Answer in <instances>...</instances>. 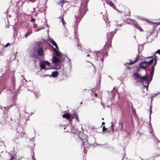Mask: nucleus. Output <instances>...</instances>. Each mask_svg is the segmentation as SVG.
I'll return each instance as SVG.
<instances>
[{
  "instance_id": "1",
  "label": "nucleus",
  "mask_w": 160,
  "mask_h": 160,
  "mask_svg": "<svg viewBox=\"0 0 160 160\" xmlns=\"http://www.w3.org/2000/svg\"><path fill=\"white\" fill-rule=\"evenodd\" d=\"M87 11V7L86 6H81L79 9V13L78 15L76 14L75 15L76 19L75 23L74 25V33L75 38H77L78 42L79 39L77 37L78 35V26L80 21L86 14Z\"/></svg>"
},
{
  "instance_id": "2",
  "label": "nucleus",
  "mask_w": 160,
  "mask_h": 160,
  "mask_svg": "<svg viewBox=\"0 0 160 160\" xmlns=\"http://www.w3.org/2000/svg\"><path fill=\"white\" fill-rule=\"evenodd\" d=\"M146 73L142 77H140V74L138 72H135L132 75L133 77L135 80L140 79V82H142L144 85L143 88L144 87L146 89L147 91H148V86L152 79H150L151 77L149 74L148 75L147 73V71H146Z\"/></svg>"
},
{
  "instance_id": "3",
  "label": "nucleus",
  "mask_w": 160,
  "mask_h": 160,
  "mask_svg": "<svg viewBox=\"0 0 160 160\" xmlns=\"http://www.w3.org/2000/svg\"><path fill=\"white\" fill-rule=\"evenodd\" d=\"M105 48L102 49L101 51H99L97 52L95 57L96 62L98 64V66L99 67V69L101 70L102 69L103 66V61L104 60V57H107L108 55V53L106 48L108 49V47L105 46ZM95 57H96L95 56Z\"/></svg>"
},
{
  "instance_id": "4",
  "label": "nucleus",
  "mask_w": 160,
  "mask_h": 160,
  "mask_svg": "<svg viewBox=\"0 0 160 160\" xmlns=\"http://www.w3.org/2000/svg\"><path fill=\"white\" fill-rule=\"evenodd\" d=\"M12 85L11 86V87L10 88H9V89L10 91H11L14 94V95L13 96V103H12L8 107H7V108H10L11 107L14 106V105H16V100L17 99V96L18 95V92L19 91L20 88H18L15 90V77L13 76V77L12 78Z\"/></svg>"
},
{
  "instance_id": "5",
  "label": "nucleus",
  "mask_w": 160,
  "mask_h": 160,
  "mask_svg": "<svg viewBox=\"0 0 160 160\" xmlns=\"http://www.w3.org/2000/svg\"><path fill=\"white\" fill-rule=\"evenodd\" d=\"M79 138L82 141V145L84 149L88 148L90 147L91 145L88 142V137L86 134L82 132L80 133Z\"/></svg>"
},
{
  "instance_id": "6",
  "label": "nucleus",
  "mask_w": 160,
  "mask_h": 160,
  "mask_svg": "<svg viewBox=\"0 0 160 160\" xmlns=\"http://www.w3.org/2000/svg\"><path fill=\"white\" fill-rule=\"evenodd\" d=\"M118 30V28H117L115 29L114 31L113 32H111L110 33H107V41L106 43L105 46L108 47V48H109L111 46V42L112 38L114 34L116 33Z\"/></svg>"
},
{
  "instance_id": "7",
  "label": "nucleus",
  "mask_w": 160,
  "mask_h": 160,
  "mask_svg": "<svg viewBox=\"0 0 160 160\" xmlns=\"http://www.w3.org/2000/svg\"><path fill=\"white\" fill-rule=\"evenodd\" d=\"M49 41L51 42L52 44L54 46L56 47V49H55L52 46V47L53 48V51H54L55 53H56V56L62 57V53L60 51H59L58 45L56 42L52 38L49 39Z\"/></svg>"
},
{
  "instance_id": "8",
  "label": "nucleus",
  "mask_w": 160,
  "mask_h": 160,
  "mask_svg": "<svg viewBox=\"0 0 160 160\" xmlns=\"http://www.w3.org/2000/svg\"><path fill=\"white\" fill-rule=\"evenodd\" d=\"M46 65H48L49 66H51L50 65V63L48 61H40V66L41 70L43 69H45L46 70L53 69H55V68L53 67H51L50 68H47L46 67Z\"/></svg>"
},
{
  "instance_id": "9",
  "label": "nucleus",
  "mask_w": 160,
  "mask_h": 160,
  "mask_svg": "<svg viewBox=\"0 0 160 160\" xmlns=\"http://www.w3.org/2000/svg\"><path fill=\"white\" fill-rule=\"evenodd\" d=\"M23 131V128L21 126H18L17 128V135L18 134V136H19L21 138H22L24 137V134L23 132H22Z\"/></svg>"
},
{
  "instance_id": "10",
  "label": "nucleus",
  "mask_w": 160,
  "mask_h": 160,
  "mask_svg": "<svg viewBox=\"0 0 160 160\" xmlns=\"http://www.w3.org/2000/svg\"><path fill=\"white\" fill-rule=\"evenodd\" d=\"M58 72L57 71H56L52 72L51 75L47 74L45 75H41V77H45L46 76H50L53 78H56L58 76Z\"/></svg>"
},
{
  "instance_id": "11",
  "label": "nucleus",
  "mask_w": 160,
  "mask_h": 160,
  "mask_svg": "<svg viewBox=\"0 0 160 160\" xmlns=\"http://www.w3.org/2000/svg\"><path fill=\"white\" fill-rule=\"evenodd\" d=\"M154 64L152 65L151 67V70L150 72L149 73V76H150L151 78H150V79L151 80V79H152V77L153 75V74L154 73V71L155 69L154 67L155 66V65L157 63V60H154Z\"/></svg>"
},
{
  "instance_id": "12",
  "label": "nucleus",
  "mask_w": 160,
  "mask_h": 160,
  "mask_svg": "<svg viewBox=\"0 0 160 160\" xmlns=\"http://www.w3.org/2000/svg\"><path fill=\"white\" fill-rule=\"evenodd\" d=\"M53 61L52 62L53 63H55V64H57L58 63H60L62 61H64V59L62 60H60V59L56 56H53L52 58Z\"/></svg>"
},
{
  "instance_id": "13",
  "label": "nucleus",
  "mask_w": 160,
  "mask_h": 160,
  "mask_svg": "<svg viewBox=\"0 0 160 160\" xmlns=\"http://www.w3.org/2000/svg\"><path fill=\"white\" fill-rule=\"evenodd\" d=\"M43 48L41 47L38 49L37 51V55L40 56H43L44 55Z\"/></svg>"
},
{
  "instance_id": "14",
  "label": "nucleus",
  "mask_w": 160,
  "mask_h": 160,
  "mask_svg": "<svg viewBox=\"0 0 160 160\" xmlns=\"http://www.w3.org/2000/svg\"><path fill=\"white\" fill-rule=\"evenodd\" d=\"M62 117L63 118H66L68 120L69 122H72V120L71 119V115L69 113H65L62 115Z\"/></svg>"
},
{
  "instance_id": "15",
  "label": "nucleus",
  "mask_w": 160,
  "mask_h": 160,
  "mask_svg": "<svg viewBox=\"0 0 160 160\" xmlns=\"http://www.w3.org/2000/svg\"><path fill=\"white\" fill-rule=\"evenodd\" d=\"M71 117L72 119L75 118L77 122H80V120L78 116V114L76 112H75L71 115Z\"/></svg>"
},
{
  "instance_id": "16",
  "label": "nucleus",
  "mask_w": 160,
  "mask_h": 160,
  "mask_svg": "<svg viewBox=\"0 0 160 160\" xmlns=\"http://www.w3.org/2000/svg\"><path fill=\"white\" fill-rule=\"evenodd\" d=\"M148 65L147 61H142L139 64L140 67L143 69H145Z\"/></svg>"
},
{
  "instance_id": "17",
  "label": "nucleus",
  "mask_w": 160,
  "mask_h": 160,
  "mask_svg": "<svg viewBox=\"0 0 160 160\" xmlns=\"http://www.w3.org/2000/svg\"><path fill=\"white\" fill-rule=\"evenodd\" d=\"M139 53H138V56L136 57L135 58V60L133 61L132 62V61L130 60H129V62H126L125 64H131L132 65L134 63H135V62H136L139 59Z\"/></svg>"
},
{
  "instance_id": "18",
  "label": "nucleus",
  "mask_w": 160,
  "mask_h": 160,
  "mask_svg": "<svg viewBox=\"0 0 160 160\" xmlns=\"http://www.w3.org/2000/svg\"><path fill=\"white\" fill-rule=\"evenodd\" d=\"M24 109V111L22 112V113H24V117L26 118H28L29 117L31 116V115H29L27 112L25 111L26 108L25 107H23Z\"/></svg>"
},
{
  "instance_id": "19",
  "label": "nucleus",
  "mask_w": 160,
  "mask_h": 160,
  "mask_svg": "<svg viewBox=\"0 0 160 160\" xmlns=\"http://www.w3.org/2000/svg\"><path fill=\"white\" fill-rule=\"evenodd\" d=\"M134 68H135L134 69V72H138L140 71V68H141L140 67V66H138V65H136L135 66Z\"/></svg>"
},
{
  "instance_id": "20",
  "label": "nucleus",
  "mask_w": 160,
  "mask_h": 160,
  "mask_svg": "<svg viewBox=\"0 0 160 160\" xmlns=\"http://www.w3.org/2000/svg\"><path fill=\"white\" fill-rule=\"evenodd\" d=\"M131 21L132 22H131V25L134 26L135 27H136V25L137 24V22L133 19H131Z\"/></svg>"
},
{
  "instance_id": "21",
  "label": "nucleus",
  "mask_w": 160,
  "mask_h": 160,
  "mask_svg": "<svg viewBox=\"0 0 160 160\" xmlns=\"http://www.w3.org/2000/svg\"><path fill=\"white\" fill-rule=\"evenodd\" d=\"M32 33V30H28V32H27L26 34H25V37L26 38L28 37V36L30 35Z\"/></svg>"
},
{
  "instance_id": "22",
  "label": "nucleus",
  "mask_w": 160,
  "mask_h": 160,
  "mask_svg": "<svg viewBox=\"0 0 160 160\" xmlns=\"http://www.w3.org/2000/svg\"><path fill=\"white\" fill-rule=\"evenodd\" d=\"M66 0L64 1V0H60L58 2V4L62 5V6L63 4L66 2Z\"/></svg>"
},
{
  "instance_id": "23",
  "label": "nucleus",
  "mask_w": 160,
  "mask_h": 160,
  "mask_svg": "<svg viewBox=\"0 0 160 160\" xmlns=\"http://www.w3.org/2000/svg\"><path fill=\"white\" fill-rule=\"evenodd\" d=\"M143 47L142 45H139L138 46V53H139L141 51H142L143 49Z\"/></svg>"
},
{
  "instance_id": "24",
  "label": "nucleus",
  "mask_w": 160,
  "mask_h": 160,
  "mask_svg": "<svg viewBox=\"0 0 160 160\" xmlns=\"http://www.w3.org/2000/svg\"><path fill=\"white\" fill-rule=\"evenodd\" d=\"M34 93L36 98L38 99L39 98L40 96L39 92H34Z\"/></svg>"
},
{
  "instance_id": "25",
  "label": "nucleus",
  "mask_w": 160,
  "mask_h": 160,
  "mask_svg": "<svg viewBox=\"0 0 160 160\" xmlns=\"http://www.w3.org/2000/svg\"><path fill=\"white\" fill-rule=\"evenodd\" d=\"M135 27L136 28H137L140 32H142L143 31V30L142 29L139 25L138 24V23Z\"/></svg>"
},
{
  "instance_id": "26",
  "label": "nucleus",
  "mask_w": 160,
  "mask_h": 160,
  "mask_svg": "<svg viewBox=\"0 0 160 160\" xmlns=\"http://www.w3.org/2000/svg\"><path fill=\"white\" fill-rule=\"evenodd\" d=\"M152 105L151 104L150 106V115L149 116V118H150V120H151V114L152 113Z\"/></svg>"
},
{
  "instance_id": "27",
  "label": "nucleus",
  "mask_w": 160,
  "mask_h": 160,
  "mask_svg": "<svg viewBox=\"0 0 160 160\" xmlns=\"http://www.w3.org/2000/svg\"><path fill=\"white\" fill-rule=\"evenodd\" d=\"M154 60V59H152L150 60L149 61L147 62L148 66L150 65L151 64H152L153 63Z\"/></svg>"
},
{
  "instance_id": "28",
  "label": "nucleus",
  "mask_w": 160,
  "mask_h": 160,
  "mask_svg": "<svg viewBox=\"0 0 160 160\" xmlns=\"http://www.w3.org/2000/svg\"><path fill=\"white\" fill-rule=\"evenodd\" d=\"M150 133L152 134L153 137L155 139H157V138L155 136V134L153 132V131L152 130H151V131H150Z\"/></svg>"
},
{
  "instance_id": "29",
  "label": "nucleus",
  "mask_w": 160,
  "mask_h": 160,
  "mask_svg": "<svg viewBox=\"0 0 160 160\" xmlns=\"http://www.w3.org/2000/svg\"><path fill=\"white\" fill-rule=\"evenodd\" d=\"M160 93V92H158L154 95H152L151 96V98H152V99H153L154 97H156L158 94Z\"/></svg>"
},
{
  "instance_id": "30",
  "label": "nucleus",
  "mask_w": 160,
  "mask_h": 160,
  "mask_svg": "<svg viewBox=\"0 0 160 160\" xmlns=\"http://www.w3.org/2000/svg\"><path fill=\"white\" fill-rule=\"evenodd\" d=\"M32 152H33V155L32 156V158L33 160H36L35 158L34 157V152L32 149Z\"/></svg>"
},
{
  "instance_id": "31",
  "label": "nucleus",
  "mask_w": 160,
  "mask_h": 160,
  "mask_svg": "<svg viewBox=\"0 0 160 160\" xmlns=\"http://www.w3.org/2000/svg\"><path fill=\"white\" fill-rule=\"evenodd\" d=\"M111 123H112V125L111 126V129L112 130V132H113V130H114V125H113V123L112 122H111Z\"/></svg>"
},
{
  "instance_id": "32",
  "label": "nucleus",
  "mask_w": 160,
  "mask_h": 160,
  "mask_svg": "<svg viewBox=\"0 0 160 160\" xmlns=\"http://www.w3.org/2000/svg\"><path fill=\"white\" fill-rule=\"evenodd\" d=\"M71 132L72 133H77V130H75L73 128H71Z\"/></svg>"
},
{
  "instance_id": "33",
  "label": "nucleus",
  "mask_w": 160,
  "mask_h": 160,
  "mask_svg": "<svg viewBox=\"0 0 160 160\" xmlns=\"http://www.w3.org/2000/svg\"><path fill=\"white\" fill-rule=\"evenodd\" d=\"M92 95L93 96H94L95 97H98V98H100V96H98V95L96 93H94L93 91L92 92Z\"/></svg>"
},
{
  "instance_id": "34",
  "label": "nucleus",
  "mask_w": 160,
  "mask_h": 160,
  "mask_svg": "<svg viewBox=\"0 0 160 160\" xmlns=\"http://www.w3.org/2000/svg\"><path fill=\"white\" fill-rule=\"evenodd\" d=\"M38 55L36 54L35 53H34L32 55V57L33 58H38Z\"/></svg>"
},
{
  "instance_id": "35",
  "label": "nucleus",
  "mask_w": 160,
  "mask_h": 160,
  "mask_svg": "<svg viewBox=\"0 0 160 160\" xmlns=\"http://www.w3.org/2000/svg\"><path fill=\"white\" fill-rule=\"evenodd\" d=\"M123 124L121 123V122H119V127L120 128H121V130H122L123 128Z\"/></svg>"
},
{
  "instance_id": "36",
  "label": "nucleus",
  "mask_w": 160,
  "mask_h": 160,
  "mask_svg": "<svg viewBox=\"0 0 160 160\" xmlns=\"http://www.w3.org/2000/svg\"><path fill=\"white\" fill-rule=\"evenodd\" d=\"M109 4L112 7H113V8H114L115 9V7L114 6V4L113 2H110V3Z\"/></svg>"
},
{
  "instance_id": "37",
  "label": "nucleus",
  "mask_w": 160,
  "mask_h": 160,
  "mask_svg": "<svg viewBox=\"0 0 160 160\" xmlns=\"http://www.w3.org/2000/svg\"><path fill=\"white\" fill-rule=\"evenodd\" d=\"M61 21L63 25L65 26V25L66 24V23L65 22V21L64 20V18H62V20H61Z\"/></svg>"
},
{
  "instance_id": "38",
  "label": "nucleus",
  "mask_w": 160,
  "mask_h": 160,
  "mask_svg": "<svg viewBox=\"0 0 160 160\" xmlns=\"http://www.w3.org/2000/svg\"><path fill=\"white\" fill-rule=\"evenodd\" d=\"M152 57H153V58H154L153 59L154 60H157V57L156 55H155V54H154L153 55Z\"/></svg>"
},
{
  "instance_id": "39",
  "label": "nucleus",
  "mask_w": 160,
  "mask_h": 160,
  "mask_svg": "<svg viewBox=\"0 0 160 160\" xmlns=\"http://www.w3.org/2000/svg\"><path fill=\"white\" fill-rule=\"evenodd\" d=\"M102 130L103 132H105V131H106V130H108V128H105V126H103V127L102 128Z\"/></svg>"
},
{
  "instance_id": "40",
  "label": "nucleus",
  "mask_w": 160,
  "mask_h": 160,
  "mask_svg": "<svg viewBox=\"0 0 160 160\" xmlns=\"http://www.w3.org/2000/svg\"><path fill=\"white\" fill-rule=\"evenodd\" d=\"M44 28H45L44 27H42L41 28H38V29H37L36 30V31L37 32H38V31H39L40 30L42 29H43Z\"/></svg>"
},
{
  "instance_id": "41",
  "label": "nucleus",
  "mask_w": 160,
  "mask_h": 160,
  "mask_svg": "<svg viewBox=\"0 0 160 160\" xmlns=\"http://www.w3.org/2000/svg\"><path fill=\"white\" fill-rule=\"evenodd\" d=\"M64 57H67V58L69 60V61L68 62V63L70 64H71V60L70 59H69L65 55H64L63 56Z\"/></svg>"
},
{
  "instance_id": "42",
  "label": "nucleus",
  "mask_w": 160,
  "mask_h": 160,
  "mask_svg": "<svg viewBox=\"0 0 160 160\" xmlns=\"http://www.w3.org/2000/svg\"><path fill=\"white\" fill-rule=\"evenodd\" d=\"M130 19H128L127 21V23L128 24H131V22H130L129 21H131V20H130Z\"/></svg>"
},
{
  "instance_id": "43",
  "label": "nucleus",
  "mask_w": 160,
  "mask_h": 160,
  "mask_svg": "<svg viewBox=\"0 0 160 160\" xmlns=\"http://www.w3.org/2000/svg\"><path fill=\"white\" fill-rule=\"evenodd\" d=\"M155 53H158L160 55V49H158L157 51L155 52Z\"/></svg>"
},
{
  "instance_id": "44",
  "label": "nucleus",
  "mask_w": 160,
  "mask_h": 160,
  "mask_svg": "<svg viewBox=\"0 0 160 160\" xmlns=\"http://www.w3.org/2000/svg\"><path fill=\"white\" fill-rule=\"evenodd\" d=\"M87 62H89V63H91L92 66H93V67L95 69V66L91 62H90V61H86Z\"/></svg>"
},
{
  "instance_id": "45",
  "label": "nucleus",
  "mask_w": 160,
  "mask_h": 160,
  "mask_svg": "<svg viewBox=\"0 0 160 160\" xmlns=\"http://www.w3.org/2000/svg\"><path fill=\"white\" fill-rule=\"evenodd\" d=\"M30 21L32 22H34L35 21V19L34 18H32L31 19Z\"/></svg>"
},
{
  "instance_id": "46",
  "label": "nucleus",
  "mask_w": 160,
  "mask_h": 160,
  "mask_svg": "<svg viewBox=\"0 0 160 160\" xmlns=\"http://www.w3.org/2000/svg\"><path fill=\"white\" fill-rule=\"evenodd\" d=\"M132 112L134 113H136L135 110L134 109H133V108H132Z\"/></svg>"
},
{
  "instance_id": "47",
  "label": "nucleus",
  "mask_w": 160,
  "mask_h": 160,
  "mask_svg": "<svg viewBox=\"0 0 160 160\" xmlns=\"http://www.w3.org/2000/svg\"><path fill=\"white\" fill-rule=\"evenodd\" d=\"M89 0H85V4H87Z\"/></svg>"
},
{
  "instance_id": "48",
  "label": "nucleus",
  "mask_w": 160,
  "mask_h": 160,
  "mask_svg": "<svg viewBox=\"0 0 160 160\" xmlns=\"http://www.w3.org/2000/svg\"><path fill=\"white\" fill-rule=\"evenodd\" d=\"M155 23L156 24V26H158V25H160V22H156V23Z\"/></svg>"
},
{
  "instance_id": "49",
  "label": "nucleus",
  "mask_w": 160,
  "mask_h": 160,
  "mask_svg": "<svg viewBox=\"0 0 160 160\" xmlns=\"http://www.w3.org/2000/svg\"><path fill=\"white\" fill-rule=\"evenodd\" d=\"M112 131V130L111 129H109V130H108H108H106V132H110Z\"/></svg>"
},
{
  "instance_id": "50",
  "label": "nucleus",
  "mask_w": 160,
  "mask_h": 160,
  "mask_svg": "<svg viewBox=\"0 0 160 160\" xmlns=\"http://www.w3.org/2000/svg\"><path fill=\"white\" fill-rule=\"evenodd\" d=\"M62 18H63V17L62 16L59 17L58 18L60 19L61 20H62Z\"/></svg>"
},
{
  "instance_id": "51",
  "label": "nucleus",
  "mask_w": 160,
  "mask_h": 160,
  "mask_svg": "<svg viewBox=\"0 0 160 160\" xmlns=\"http://www.w3.org/2000/svg\"><path fill=\"white\" fill-rule=\"evenodd\" d=\"M13 157L12 156V155L11 157L9 159V160H13Z\"/></svg>"
},
{
  "instance_id": "52",
  "label": "nucleus",
  "mask_w": 160,
  "mask_h": 160,
  "mask_svg": "<svg viewBox=\"0 0 160 160\" xmlns=\"http://www.w3.org/2000/svg\"><path fill=\"white\" fill-rule=\"evenodd\" d=\"M10 45V44L9 43H7V44H6V45H5V46L6 47H7L9 45Z\"/></svg>"
},
{
  "instance_id": "53",
  "label": "nucleus",
  "mask_w": 160,
  "mask_h": 160,
  "mask_svg": "<svg viewBox=\"0 0 160 160\" xmlns=\"http://www.w3.org/2000/svg\"><path fill=\"white\" fill-rule=\"evenodd\" d=\"M96 145H95V146H97L96 145H103V144L100 145V144H98V143H96Z\"/></svg>"
},
{
  "instance_id": "54",
  "label": "nucleus",
  "mask_w": 160,
  "mask_h": 160,
  "mask_svg": "<svg viewBox=\"0 0 160 160\" xmlns=\"http://www.w3.org/2000/svg\"><path fill=\"white\" fill-rule=\"evenodd\" d=\"M34 138H35V137H33L32 138H31V140H32V141H34V140H35V139H34Z\"/></svg>"
},
{
  "instance_id": "55",
  "label": "nucleus",
  "mask_w": 160,
  "mask_h": 160,
  "mask_svg": "<svg viewBox=\"0 0 160 160\" xmlns=\"http://www.w3.org/2000/svg\"><path fill=\"white\" fill-rule=\"evenodd\" d=\"M5 86H5V85H4V88H3V89H2V90H4V89H5V88H6V87H5Z\"/></svg>"
},
{
  "instance_id": "56",
  "label": "nucleus",
  "mask_w": 160,
  "mask_h": 160,
  "mask_svg": "<svg viewBox=\"0 0 160 160\" xmlns=\"http://www.w3.org/2000/svg\"><path fill=\"white\" fill-rule=\"evenodd\" d=\"M118 26H122V24H118Z\"/></svg>"
},
{
  "instance_id": "57",
  "label": "nucleus",
  "mask_w": 160,
  "mask_h": 160,
  "mask_svg": "<svg viewBox=\"0 0 160 160\" xmlns=\"http://www.w3.org/2000/svg\"><path fill=\"white\" fill-rule=\"evenodd\" d=\"M18 138H19V137H17V138H14V139H13V140H16V139H18Z\"/></svg>"
},
{
  "instance_id": "58",
  "label": "nucleus",
  "mask_w": 160,
  "mask_h": 160,
  "mask_svg": "<svg viewBox=\"0 0 160 160\" xmlns=\"http://www.w3.org/2000/svg\"><path fill=\"white\" fill-rule=\"evenodd\" d=\"M105 124V123L104 122H102V125H104Z\"/></svg>"
},
{
  "instance_id": "59",
  "label": "nucleus",
  "mask_w": 160,
  "mask_h": 160,
  "mask_svg": "<svg viewBox=\"0 0 160 160\" xmlns=\"http://www.w3.org/2000/svg\"><path fill=\"white\" fill-rule=\"evenodd\" d=\"M153 57L152 56H150V57H148V58H153Z\"/></svg>"
},
{
  "instance_id": "60",
  "label": "nucleus",
  "mask_w": 160,
  "mask_h": 160,
  "mask_svg": "<svg viewBox=\"0 0 160 160\" xmlns=\"http://www.w3.org/2000/svg\"><path fill=\"white\" fill-rule=\"evenodd\" d=\"M22 158V157H21L20 158H19L18 159V160H21V158Z\"/></svg>"
},
{
  "instance_id": "61",
  "label": "nucleus",
  "mask_w": 160,
  "mask_h": 160,
  "mask_svg": "<svg viewBox=\"0 0 160 160\" xmlns=\"http://www.w3.org/2000/svg\"><path fill=\"white\" fill-rule=\"evenodd\" d=\"M116 89V87H115L114 88H113V89L111 91L112 92H113V91L114 89Z\"/></svg>"
},
{
  "instance_id": "62",
  "label": "nucleus",
  "mask_w": 160,
  "mask_h": 160,
  "mask_svg": "<svg viewBox=\"0 0 160 160\" xmlns=\"http://www.w3.org/2000/svg\"><path fill=\"white\" fill-rule=\"evenodd\" d=\"M78 47H79V46H80V47H81V46H80V45H79V43H78Z\"/></svg>"
},
{
  "instance_id": "63",
  "label": "nucleus",
  "mask_w": 160,
  "mask_h": 160,
  "mask_svg": "<svg viewBox=\"0 0 160 160\" xmlns=\"http://www.w3.org/2000/svg\"><path fill=\"white\" fill-rule=\"evenodd\" d=\"M128 68L129 69H130L131 68H130V67H128Z\"/></svg>"
},
{
  "instance_id": "64",
  "label": "nucleus",
  "mask_w": 160,
  "mask_h": 160,
  "mask_svg": "<svg viewBox=\"0 0 160 160\" xmlns=\"http://www.w3.org/2000/svg\"><path fill=\"white\" fill-rule=\"evenodd\" d=\"M109 25H108V24H107V25H106V27H109Z\"/></svg>"
}]
</instances>
